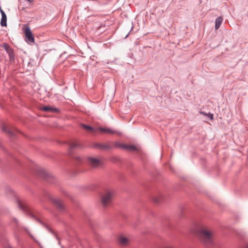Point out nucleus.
Returning a JSON list of instances; mask_svg holds the SVG:
<instances>
[{
	"label": "nucleus",
	"mask_w": 248,
	"mask_h": 248,
	"mask_svg": "<svg viewBox=\"0 0 248 248\" xmlns=\"http://www.w3.org/2000/svg\"><path fill=\"white\" fill-rule=\"evenodd\" d=\"M200 113L203 115L207 116L209 117L211 120L213 119V114H211L210 113H209L207 114L203 111H201Z\"/></svg>",
	"instance_id": "17"
},
{
	"label": "nucleus",
	"mask_w": 248,
	"mask_h": 248,
	"mask_svg": "<svg viewBox=\"0 0 248 248\" xmlns=\"http://www.w3.org/2000/svg\"><path fill=\"white\" fill-rule=\"evenodd\" d=\"M99 130L100 131L104 132H105L107 133L111 134L117 133V132L113 131L110 128H99Z\"/></svg>",
	"instance_id": "11"
},
{
	"label": "nucleus",
	"mask_w": 248,
	"mask_h": 248,
	"mask_svg": "<svg viewBox=\"0 0 248 248\" xmlns=\"http://www.w3.org/2000/svg\"><path fill=\"white\" fill-rule=\"evenodd\" d=\"M77 146H78V143L76 142H72L70 144V147L71 149L74 148L76 147Z\"/></svg>",
	"instance_id": "19"
},
{
	"label": "nucleus",
	"mask_w": 248,
	"mask_h": 248,
	"mask_svg": "<svg viewBox=\"0 0 248 248\" xmlns=\"http://www.w3.org/2000/svg\"><path fill=\"white\" fill-rule=\"evenodd\" d=\"M222 21L223 18L221 16L218 17L216 19L215 23V28L216 30H217L219 28L222 23Z\"/></svg>",
	"instance_id": "12"
},
{
	"label": "nucleus",
	"mask_w": 248,
	"mask_h": 248,
	"mask_svg": "<svg viewBox=\"0 0 248 248\" xmlns=\"http://www.w3.org/2000/svg\"><path fill=\"white\" fill-rule=\"evenodd\" d=\"M51 202L55 204L58 208L62 209L63 208V204L62 202L58 199L53 198Z\"/></svg>",
	"instance_id": "8"
},
{
	"label": "nucleus",
	"mask_w": 248,
	"mask_h": 248,
	"mask_svg": "<svg viewBox=\"0 0 248 248\" xmlns=\"http://www.w3.org/2000/svg\"><path fill=\"white\" fill-rule=\"evenodd\" d=\"M163 199V197L161 195H155V196L153 198V201L155 203H159Z\"/></svg>",
	"instance_id": "13"
},
{
	"label": "nucleus",
	"mask_w": 248,
	"mask_h": 248,
	"mask_svg": "<svg viewBox=\"0 0 248 248\" xmlns=\"http://www.w3.org/2000/svg\"><path fill=\"white\" fill-rule=\"evenodd\" d=\"M3 47L6 52L8 53L10 58H13L14 57L13 50L9 46L8 44L5 43L3 44Z\"/></svg>",
	"instance_id": "7"
},
{
	"label": "nucleus",
	"mask_w": 248,
	"mask_h": 248,
	"mask_svg": "<svg viewBox=\"0 0 248 248\" xmlns=\"http://www.w3.org/2000/svg\"><path fill=\"white\" fill-rule=\"evenodd\" d=\"M0 11L1 14V19L0 21V25L2 27L7 26V16L4 12L0 8Z\"/></svg>",
	"instance_id": "6"
},
{
	"label": "nucleus",
	"mask_w": 248,
	"mask_h": 248,
	"mask_svg": "<svg viewBox=\"0 0 248 248\" xmlns=\"http://www.w3.org/2000/svg\"><path fill=\"white\" fill-rule=\"evenodd\" d=\"M23 31L25 35V40L28 44L34 43V37L29 27L26 26L23 28Z\"/></svg>",
	"instance_id": "3"
},
{
	"label": "nucleus",
	"mask_w": 248,
	"mask_h": 248,
	"mask_svg": "<svg viewBox=\"0 0 248 248\" xmlns=\"http://www.w3.org/2000/svg\"><path fill=\"white\" fill-rule=\"evenodd\" d=\"M41 110L44 111L57 112L58 109L50 106H45L41 108Z\"/></svg>",
	"instance_id": "9"
},
{
	"label": "nucleus",
	"mask_w": 248,
	"mask_h": 248,
	"mask_svg": "<svg viewBox=\"0 0 248 248\" xmlns=\"http://www.w3.org/2000/svg\"><path fill=\"white\" fill-rule=\"evenodd\" d=\"M88 160L90 164L93 167H98L102 164V160L97 157H89Z\"/></svg>",
	"instance_id": "5"
},
{
	"label": "nucleus",
	"mask_w": 248,
	"mask_h": 248,
	"mask_svg": "<svg viewBox=\"0 0 248 248\" xmlns=\"http://www.w3.org/2000/svg\"><path fill=\"white\" fill-rule=\"evenodd\" d=\"M1 129L2 131L11 135H13L14 134V132L10 129L8 127H7L6 125H3Z\"/></svg>",
	"instance_id": "14"
},
{
	"label": "nucleus",
	"mask_w": 248,
	"mask_h": 248,
	"mask_svg": "<svg viewBox=\"0 0 248 248\" xmlns=\"http://www.w3.org/2000/svg\"><path fill=\"white\" fill-rule=\"evenodd\" d=\"M82 127L88 131H94L93 128L90 126L82 124Z\"/></svg>",
	"instance_id": "16"
},
{
	"label": "nucleus",
	"mask_w": 248,
	"mask_h": 248,
	"mask_svg": "<svg viewBox=\"0 0 248 248\" xmlns=\"http://www.w3.org/2000/svg\"><path fill=\"white\" fill-rule=\"evenodd\" d=\"M193 232L198 234L201 241L205 245H210L213 241L214 232L208 227L203 225H198L193 230Z\"/></svg>",
	"instance_id": "1"
},
{
	"label": "nucleus",
	"mask_w": 248,
	"mask_h": 248,
	"mask_svg": "<svg viewBox=\"0 0 248 248\" xmlns=\"http://www.w3.org/2000/svg\"><path fill=\"white\" fill-rule=\"evenodd\" d=\"M121 147L124 149L131 151H136L137 150L136 147L134 145L122 144Z\"/></svg>",
	"instance_id": "10"
},
{
	"label": "nucleus",
	"mask_w": 248,
	"mask_h": 248,
	"mask_svg": "<svg viewBox=\"0 0 248 248\" xmlns=\"http://www.w3.org/2000/svg\"><path fill=\"white\" fill-rule=\"evenodd\" d=\"M119 245L123 247L127 246L130 243V238L125 235L121 234L118 237Z\"/></svg>",
	"instance_id": "4"
},
{
	"label": "nucleus",
	"mask_w": 248,
	"mask_h": 248,
	"mask_svg": "<svg viewBox=\"0 0 248 248\" xmlns=\"http://www.w3.org/2000/svg\"><path fill=\"white\" fill-rule=\"evenodd\" d=\"M18 206L21 209L27 212H30V210L29 209L28 207L24 203L19 202Z\"/></svg>",
	"instance_id": "15"
},
{
	"label": "nucleus",
	"mask_w": 248,
	"mask_h": 248,
	"mask_svg": "<svg viewBox=\"0 0 248 248\" xmlns=\"http://www.w3.org/2000/svg\"><path fill=\"white\" fill-rule=\"evenodd\" d=\"M114 192L111 190H107L102 194L101 196V201L104 207H107L111 203Z\"/></svg>",
	"instance_id": "2"
},
{
	"label": "nucleus",
	"mask_w": 248,
	"mask_h": 248,
	"mask_svg": "<svg viewBox=\"0 0 248 248\" xmlns=\"http://www.w3.org/2000/svg\"><path fill=\"white\" fill-rule=\"evenodd\" d=\"M28 1H29V2H32L33 1V0H27Z\"/></svg>",
	"instance_id": "20"
},
{
	"label": "nucleus",
	"mask_w": 248,
	"mask_h": 248,
	"mask_svg": "<svg viewBox=\"0 0 248 248\" xmlns=\"http://www.w3.org/2000/svg\"><path fill=\"white\" fill-rule=\"evenodd\" d=\"M6 193L7 195H14V193L13 190H12L11 189L9 188L7 189L6 191Z\"/></svg>",
	"instance_id": "18"
}]
</instances>
